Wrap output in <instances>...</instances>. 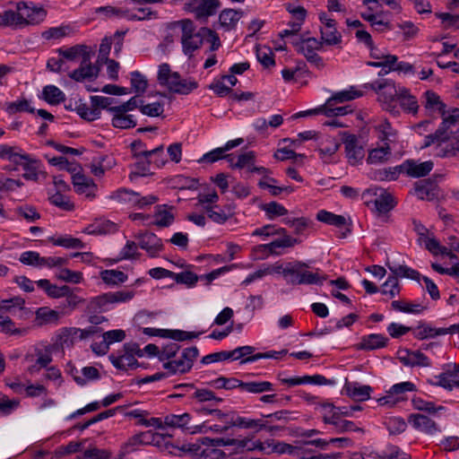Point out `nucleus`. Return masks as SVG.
Listing matches in <instances>:
<instances>
[{
  "instance_id": "obj_61",
  "label": "nucleus",
  "mask_w": 459,
  "mask_h": 459,
  "mask_svg": "<svg viewBox=\"0 0 459 459\" xmlns=\"http://www.w3.org/2000/svg\"><path fill=\"white\" fill-rule=\"evenodd\" d=\"M263 211L265 212L270 219L274 217L282 216L288 213V210L281 204L276 202H271L262 206Z\"/></svg>"
},
{
  "instance_id": "obj_63",
  "label": "nucleus",
  "mask_w": 459,
  "mask_h": 459,
  "mask_svg": "<svg viewBox=\"0 0 459 459\" xmlns=\"http://www.w3.org/2000/svg\"><path fill=\"white\" fill-rule=\"evenodd\" d=\"M56 277L57 279L66 282L80 283L82 280V273L64 268L59 271V273L56 274Z\"/></svg>"
},
{
  "instance_id": "obj_50",
  "label": "nucleus",
  "mask_w": 459,
  "mask_h": 459,
  "mask_svg": "<svg viewBox=\"0 0 459 459\" xmlns=\"http://www.w3.org/2000/svg\"><path fill=\"white\" fill-rule=\"evenodd\" d=\"M143 143L141 141H134L131 143V149L134 153V157L136 159L139 158H148V156H153L158 154H162V145H160L153 150L147 151L143 149Z\"/></svg>"
},
{
  "instance_id": "obj_20",
  "label": "nucleus",
  "mask_w": 459,
  "mask_h": 459,
  "mask_svg": "<svg viewBox=\"0 0 459 459\" xmlns=\"http://www.w3.org/2000/svg\"><path fill=\"white\" fill-rule=\"evenodd\" d=\"M99 74V68L90 62V56L83 53L82 60L79 68L74 70L70 74V78L76 82H82L85 79L96 78Z\"/></svg>"
},
{
  "instance_id": "obj_58",
  "label": "nucleus",
  "mask_w": 459,
  "mask_h": 459,
  "mask_svg": "<svg viewBox=\"0 0 459 459\" xmlns=\"http://www.w3.org/2000/svg\"><path fill=\"white\" fill-rule=\"evenodd\" d=\"M256 57H257V60L265 68L273 66L275 64L274 59H273V54L271 48H266V47L257 48H256Z\"/></svg>"
},
{
  "instance_id": "obj_56",
  "label": "nucleus",
  "mask_w": 459,
  "mask_h": 459,
  "mask_svg": "<svg viewBox=\"0 0 459 459\" xmlns=\"http://www.w3.org/2000/svg\"><path fill=\"white\" fill-rule=\"evenodd\" d=\"M98 12L104 13L107 16H112V15L123 16V17H126V18H128L130 20H141V19H143L142 16H139V15L134 14V13H131L128 10H124V9H120V8H115V7H112V6L100 7V8L98 9Z\"/></svg>"
},
{
  "instance_id": "obj_2",
  "label": "nucleus",
  "mask_w": 459,
  "mask_h": 459,
  "mask_svg": "<svg viewBox=\"0 0 459 459\" xmlns=\"http://www.w3.org/2000/svg\"><path fill=\"white\" fill-rule=\"evenodd\" d=\"M158 82L165 86L170 92L186 95L198 87L195 80L183 79L178 72H172L169 64L164 63L159 66Z\"/></svg>"
},
{
  "instance_id": "obj_31",
  "label": "nucleus",
  "mask_w": 459,
  "mask_h": 459,
  "mask_svg": "<svg viewBox=\"0 0 459 459\" xmlns=\"http://www.w3.org/2000/svg\"><path fill=\"white\" fill-rule=\"evenodd\" d=\"M72 178L74 187L79 194H85L89 196L96 187L93 180L82 173H75Z\"/></svg>"
},
{
  "instance_id": "obj_32",
  "label": "nucleus",
  "mask_w": 459,
  "mask_h": 459,
  "mask_svg": "<svg viewBox=\"0 0 459 459\" xmlns=\"http://www.w3.org/2000/svg\"><path fill=\"white\" fill-rule=\"evenodd\" d=\"M363 95L362 91L357 90L355 87L351 86L349 90L342 91L334 93L331 98H329L325 102H327L328 107H333L337 103H343L345 101L352 100L357 98H359Z\"/></svg>"
},
{
  "instance_id": "obj_10",
  "label": "nucleus",
  "mask_w": 459,
  "mask_h": 459,
  "mask_svg": "<svg viewBox=\"0 0 459 459\" xmlns=\"http://www.w3.org/2000/svg\"><path fill=\"white\" fill-rule=\"evenodd\" d=\"M199 355L196 347H189L183 350L179 358L171 359L163 364V368L170 374H185L191 370L194 361Z\"/></svg>"
},
{
  "instance_id": "obj_25",
  "label": "nucleus",
  "mask_w": 459,
  "mask_h": 459,
  "mask_svg": "<svg viewBox=\"0 0 459 459\" xmlns=\"http://www.w3.org/2000/svg\"><path fill=\"white\" fill-rule=\"evenodd\" d=\"M34 323L37 326H43L47 325H57L61 314L48 307H42L37 309Z\"/></svg>"
},
{
  "instance_id": "obj_37",
  "label": "nucleus",
  "mask_w": 459,
  "mask_h": 459,
  "mask_svg": "<svg viewBox=\"0 0 459 459\" xmlns=\"http://www.w3.org/2000/svg\"><path fill=\"white\" fill-rule=\"evenodd\" d=\"M74 105V109L76 110L77 114L83 119L88 121H94L100 117V110L92 106V104L88 106L86 103L79 100L75 101Z\"/></svg>"
},
{
  "instance_id": "obj_59",
  "label": "nucleus",
  "mask_w": 459,
  "mask_h": 459,
  "mask_svg": "<svg viewBox=\"0 0 459 459\" xmlns=\"http://www.w3.org/2000/svg\"><path fill=\"white\" fill-rule=\"evenodd\" d=\"M204 211L207 213L208 217L214 222L219 224H223L226 222L229 218L224 213L219 205H207L204 206Z\"/></svg>"
},
{
  "instance_id": "obj_44",
  "label": "nucleus",
  "mask_w": 459,
  "mask_h": 459,
  "mask_svg": "<svg viewBox=\"0 0 459 459\" xmlns=\"http://www.w3.org/2000/svg\"><path fill=\"white\" fill-rule=\"evenodd\" d=\"M391 306L394 310L409 314H419L425 309V307L420 303H411L405 300H394Z\"/></svg>"
},
{
  "instance_id": "obj_27",
  "label": "nucleus",
  "mask_w": 459,
  "mask_h": 459,
  "mask_svg": "<svg viewBox=\"0 0 459 459\" xmlns=\"http://www.w3.org/2000/svg\"><path fill=\"white\" fill-rule=\"evenodd\" d=\"M201 444H209L213 445V446L219 448L220 446H232L237 449H245L247 444L250 442V439H237V438H224V437H217V438H210L207 437L200 438Z\"/></svg>"
},
{
  "instance_id": "obj_43",
  "label": "nucleus",
  "mask_w": 459,
  "mask_h": 459,
  "mask_svg": "<svg viewBox=\"0 0 459 459\" xmlns=\"http://www.w3.org/2000/svg\"><path fill=\"white\" fill-rule=\"evenodd\" d=\"M17 147L0 144V159L8 160L13 163H20L19 160H29V155L16 152Z\"/></svg>"
},
{
  "instance_id": "obj_17",
  "label": "nucleus",
  "mask_w": 459,
  "mask_h": 459,
  "mask_svg": "<svg viewBox=\"0 0 459 459\" xmlns=\"http://www.w3.org/2000/svg\"><path fill=\"white\" fill-rule=\"evenodd\" d=\"M139 247L145 250L151 257H156L163 250L162 240L154 233L144 232L136 236Z\"/></svg>"
},
{
  "instance_id": "obj_41",
  "label": "nucleus",
  "mask_w": 459,
  "mask_h": 459,
  "mask_svg": "<svg viewBox=\"0 0 459 459\" xmlns=\"http://www.w3.org/2000/svg\"><path fill=\"white\" fill-rule=\"evenodd\" d=\"M377 129L380 132L379 139L385 144V143H389V146L391 143L397 142V131L394 130L391 124L385 120L381 124L377 126Z\"/></svg>"
},
{
  "instance_id": "obj_55",
  "label": "nucleus",
  "mask_w": 459,
  "mask_h": 459,
  "mask_svg": "<svg viewBox=\"0 0 459 459\" xmlns=\"http://www.w3.org/2000/svg\"><path fill=\"white\" fill-rule=\"evenodd\" d=\"M140 111L148 117H156L161 116L164 112V105L161 102H153L150 104H143V101H141L140 104Z\"/></svg>"
},
{
  "instance_id": "obj_21",
  "label": "nucleus",
  "mask_w": 459,
  "mask_h": 459,
  "mask_svg": "<svg viewBox=\"0 0 459 459\" xmlns=\"http://www.w3.org/2000/svg\"><path fill=\"white\" fill-rule=\"evenodd\" d=\"M316 219L321 222L338 228L348 226L346 230L342 232V238H345L351 231L350 228L351 224L350 219H346L342 215H338L325 210H321L317 212Z\"/></svg>"
},
{
  "instance_id": "obj_33",
  "label": "nucleus",
  "mask_w": 459,
  "mask_h": 459,
  "mask_svg": "<svg viewBox=\"0 0 459 459\" xmlns=\"http://www.w3.org/2000/svg\"><path fill=\"white\" fill-rule=\"evenodd\" d=\"M242 16V11L224 9L219 16L220 24L227 30H232L236 27L238 22L241 19Z\"/></svg>"
},
{
  "instance_id": "obj_26",
  "label": "nucleus",
  "mask_w": 459,
  "mask_h": 459,
  "mask_svg": "<svg viewBox=\"0 0 459 459\" xmlns=\"http://www.w3.org/2000/svg\"><path fill=\"white\" fill-rule=\"evenodd\" d=\"M424 108L430 114H438L446 112V105L441 100L440 97L432 91H427L424 93Z\"/></svg>"
},
{
  "instance_id": "obj_15",
  "label": "nucleus",
  "mask_w": 459,
  "mask_h": 459,
  "mask_svg": "<svg viewBox=\"0 0 459 459\" xmlns=\"http://www.w3.org/2000/svg\"><path fill=\"white\" fill-rule=\"evenodd\" d=\"M98 332L96 326H90L86 329H80L76 327H65L61 330L59 334V342L63 347H69L74 344L76 340L88 339Z\"/></svg>"
},
{
  "instance_id": "obj_52",
  "label": "nucleus",
  "mask_w": 459,
  "mask_h": 459,
  "mask_svg": "<svg viewBox=\"0 0 459 459\" xmlns=\"http://www.w3.org/2000/svg\"><path fill=\"white\" fill-rule=\"evenodd\" d=\"M0 332L11 335H24L27 333V329L17 328L11 318L0 316Z\"/></svg>"
},
{
  "instance_id": "obj_19",
  "label": "nucleus",
  "mask_w": 459,
  "mask_h": 459,
  "mask_svg": "<svg viewBox=\"0 0 459 459\" xmlns=\"http://www.w3.org/2000/svg\"><path fill=\"white\" fill-rule=\"evenodd\" d=\"M435 155L440 158L459 156V137L452 139H435Z\"/></svg>"
},
{
  "instance_id": "obj_53",
  "label": "nucleus",
  "mask_w": 459,
  "mask_h": 459,
  "mask_svg": "<svg viewBox=\"0 0 459 459\" xmlns=\"http://www.w3.org/2000/svg\"><path fill=\"white\" fill-rule=\"evenodd\" d=\"M100 274L103 281L108 284L122 283L127 279V276L124 272L117 270H104Z\"/></svg>"
},
{
  "instance_id": "obj_7",
  "label": "nucleus",
  "mask_w": 459,
  "mask_h": 459,
  "mask_svg": "<svg viewBox=\"0 0 459 459\" xmlns=\"http://www.w3.org/2000/svg\"><path fill=\"white\" fill-rule=\"evenodd\" d=\"M387 266L388 269L392 272L393 275L389 276L385 282L382 285L381 292L384 295H389L391 298H394L400 293L401 289L399 286L398 277L408 278L417 281H420L421 278V275L418 271L407 265H392L387 264Z\"/></svg>"
},
{
  "instance_id": "obj_24",
  "label": "nucleus",
  "mask_w": 459,
  "mask_h": 459,
  "mask_svg": "<svg viewBox=\"0 0 459 459\" xmlns=\"http://www.w3.org/2000/svg\"><path fill=\"white\" fill-rule=\"evenodd\" d=\"M408 421L413 428L428 435H433L439 431L436 422L423 414H411L409 416Z\"/></svg>"
},
{
  "instance_id": "obj_34",
  "label": "nucleus",
  "mask_w": 459,
  "mask_h": 459,
  "mask_svg": "<svg viewBox=\"0 0 459 459\" xmlns=\"http://www.w3.org/2000/svg\"><path fill=\"white\" fill-rule=\"evenodd\" d=\"M191 420V415L189 413L183 414H169L164 418V425L171 428H178L183 430H189L190 428L188 424Z\"/></svg>"
},
{
  "instance_id": "obj_42",
  "label": "nucleus",
  "mask_w": 459,
  "mask_h": 459,
  "mask_svg": "<svg viewBox=\"0 0 459 459\" xmlns=\"http://www.w3.org/2000/svg\"><path fill=\"white\" fill-rule=\"evenodd\" d=\"M125 338L126 333L121 329L111 330L104 333L103 341L100 342V345L102 346L100 352H108L110 344L117 342H122Z\"/></svg>"
},
{
  "instance_id": "obj_39",
  "label": "nucleus",
  "mask_w": 459,
  "mask_h": 459,
  "mask_svg": "<svg viewBox=\"0 0 459 459\" xmlns=\"http://www.w3.org/2000/svg\"><path fill=\"white\" fill-rule=\"evenodd\" d=\"M436 385L442 386L449 391L454 387H459V378L456 377L451 368L436 377Z\"/></svg>"
},
{
  "instance_id": "obj_54",
  "label": "nucleus",
  "mask_w": 459,
  "mask_h": 459,
  "mask_svg": "<svg viewBox=\"0 0 459 459\" xmlns=\"http://www.w3.org/2000/svg\"><path fill=\"white\" fill-rule=\"evenodd\" d=\"M445 334H447V331L445 328H434L429 325H423L419 327L415 336L420 340H423Z\"/></svg>"
},
{
  "instance_id": "obj_46",
  "label": "nucleus",
  "mask_w": 459,
  "mask_h": 459,
  "mask_svg": "<svg viewBox=\"0 0 459 459\" xmlns=\"http://www.w3.org/2000/svg\"><path fill=\"white\" fill-rule=\"evenodd\" d=\"M204 447H199L196 450V455L201 459H224L226 457V454L213 446V445L209 444H202Z\"/></svg>"
},
{
  "instance_id": "obj_8",
  "label": "nucleus",
  "mask_w": 459,
  "mask_h": 459,
  "mask_svg": "<svg viewBox=\"0 0 459 459\" xmlns=\"http://www.w3.org/2000/svg\"><path fill=\"white\" fill-rule=\"evenodd\" d=\"M177 25L181 31V44L185 55L191 56L203 45L202 28L196 31L189 19L178 21Z\"/></svg>"
},
{
  "instance_id": "obj_23",
  "label": "nucleus",
  "mask_w": 459,
  "mask_h": 459,
  "mask_svg": "<svg viewBox=\"0 0 459 459\" xmlns=\"http://www.w3.org/2000/svg\"><path fill=\"white\" fill-rule=\"evenodd\" d=\"M343 390L349 397L358 402L368 400L372 392L371 386L358 382H346Z\"/></svg>"
},
{
  "instance_id": "obj_12",
  "label": "nucleus",
  "mask_w": 459,
  "mask_h": 459,
  "mask_svg": "<svg viewBox=\"0 0 459 459\" xmlns=\"http://www.w3.org/2000/svg\"><path fill=\"white\" fill-rule=\"evenodd\" d=\"M294 46L297 51L302 54L309 63L317 68L324 67L323 59L316 53L323 46L322 41L315 38H307L294 43Z\"/></svg>"
},
{
  "instance_id": "obj_6",
  "label": "nucleus",
  "mask_w": 459,
  "mask_h": 459,
  "mask_svg": "<svg viewBox=\"0 0 459 459\" xmlns=\"http://www.w3.org/2000/svg\"><path fill=\"white\" fill-rule=\"evenodd\" d=\"M218 419L221 420L223 425H211L210 429L216 433H224L231 427H239L242 429H253L255 433L267 427V421L263 419H249L238 416L234 418L232 415L222 411H215Z\"/></svg>"
},
{
  "instance_id": "obj_48",
  "label": "nucleus",
  "mask_w": 459,
  "mask_h": 459,
  "mask_svg": "<svg viewBox=\"0 0 459 459\" xmlns=\"http://www.w3.org/2000/svg\"><path fill=\"white\" fill-rule=\"evenodd\" d=\"M48 240L55 246L64 247L65 248H83L84 244L80 238L71 236H61L59 238L51 237Z\"/></svg>"
},
{
  "instance_id": "obj_5",
  "label": "nucleus",
  "mask_w": 459,
  "mask_h": 459,
  "mask_svg": "<svg viewBox=\"0 0 459 459\" xmlns=\"http://www.w3.org/2000/svg\"><path fill=\"white\" fill-rule=\"evenodd\" d=\"M442 122L435 133L425 136L422 148L435 143V139H452L459 132V108H452L440 116Z\"/></svg>"
},
{
  "instance_id": "obj_35",
  "label": "nucleus",
  "mask_w": 459,
  "mask_h": 459,
  "mask_svg": "<svg viewBox=\"0 0 459 459\" xmlns=\"http://www.w3.org/2000/svg\"><path fill=\"white\" fill-rule=\"evenodd\" d=\"M153 217L155 220L152 224L160 228L170 226L175 220L174 214L166 210V205L156 206V212Z\"/></svg>"
},
{
  "instance_id": "obj_18",
  "label": "nucleus",
  "mask_w": 459,
  "mask_h": 459,
  "mask_svg": "<svg viewBox=\"0 0 459 459\" xmlns=\"http://www.w3.org/2000/svg\"><path fill=\"white\" fill-rule=\"evenodd\" d=\"M117 455L119 459H153L133 437L121 446Z\"/></svg>"
},
{
  "instance_id": "obj_1",
  "label": "nucleus",
  "mask_w": 459,
  "mask_h": 459,
  "mask_svg": "<svg viewBox=\"0 0 459 459\" xmlns=\"http://www.w3.org/2000/svg\"><path fill=\"white\" fill-rule=\"evenodd\" d=\"M45 16L43 8L20 2L16 4L15 10L5 11V23L6 27L22 28L40 22Z\"/></svg>"
},
{
  "instance_id": "obj_4",
  "label": "nucleus",
  "mask_w": 459,
  "mask_h": 459,
  "mask_svg": "<svg viewBox=\"0 0 459 459\" xmlns=\"http://www.w3.org/2000/svg\"><path fill=\"white\" fill-rule=\"evenodd\" d=\"M308 265L301 262L288 263L282 271V275L288 283L292 285L300 284H322L325 280V276H320L318 273H313L307 270Z\"/></svg>"
},
{
  "instance_id": "obj_51",
  "label": "nucleus",
  "mask_w": 459,
  "mask_h": 459,
  "mask_svg": "<svg viewBox=\"0 0 459 459\" xmlns=\"http://www.w3.org/2000/svg\"><path fill=\"white\" fill-rule=\"evenodd\" d=\"M131 86L133 91L138 94H143L148 87L146 77L138 71L131 73Z\"/></svg>"
},
{
  "instance_id": "obj_38",
  "label": "nucleus",
  "mask_w": 459,
  "mask_h": 459,
  "mask_svg": "<svg viewBox=\"0 0 459 459\" xmlns=\"http://www.w3.org/2000/svg\"><path fill=\"white\" fill-rule=\"evenodd\" d=\"M240 389L251 394H262L273 390V384L268 381L241 382Z\"/></svg>"
},
{
  "instance_id": "obj_40",
  "label": "nucleus",
  "mask_w": 459,
  "mask_h": 459,
  "mask_svg": "<svg viewBox=\"0 0 459 459\" xmlns=\"http://www.w3.org/2000/svg\"><path fill=\"white\" fill-rule=\"evenodd\" d=\"M137 444L143 447L145 446H160L162 439V436L159 433L152 432L151 430L141 432L133 436Z\"/></svg>"
},
{
  "instance_id": "obj_57",
  "label": "nucleus",
  "mask_w": 459,
  "mask_h": 459,
  "mask_svg": "<svg viewBox=\"0 0 459 459\" xmlns=\"http://www.w3.org/2000/svg\"><path fill=\"white\" fill-rule=\"evenodd\" d=\"M430 182L420 181L415 184V193L421 200H430L434 197L433 187Z\"/></svg>"
},
{
  "instance_id": "obj_29",
  "label": "nucleus",
  "mask_w": 459,
  "mask_h": 459,
  "mask_svg": "<svg viewBox=\"0 0 459 459\" xmlns=\"http://www.w3.org/2000/svg\"><path fill=\"white\" fill-rule=\"evenodd\" d=\"M401 108L406 113L416 115L419 110V104L416 97L410 93L405 87L400 88V95L397 99Z\"/></svg>"
},
{
  "instance_id": "obj_30",
  "label": "nucleus",
  "mask_w": 459,
  "mask_h": 459,
  "mask_svg": "<svg viewBox=\"0 0 459 459\" xmlns=\"http://www.w3.org/2000/svg\"><path fill=\"white\" fill-rule=\"evenodd\" d=\"M388 338L382 334L371 333L362 337L361 342L357 345L359 350H376L386 345Z\"/></svg>"
},
{
  "instance_id": "obj_9",
  "label": "nucleus",
  "mask_w": 459,
  "mask_h": 459,
  "mask_svg": "<svg viewBox=\"0 0 459 459\" xmlns=\"http://www.w3.org/2000/svg\"><path fill=\"white\" fill-rule=\"evenodd\" d=\"M364 195L370 197L366 201L367 206L377 215L387 213L396 205L394 196L384 188H369Z\"/></svg>"
},
{
  "instance_id": "obj_49",
  "label": "nucleus",
  "mask_w": 459,
  "mask_h": 459,
  "mask_svg": "<svg viewBox=\"0 0 459 459\" xmlns=\"http://www.w3.org/2000/svg\"><path fill=\"white\" fill-rule=\"evenodd\" d=\"M44 100L52 105L59 104L65 100V94L54 85H47L42 91Z\"/></svg>"
},
{
  "instance_id": "obj_13",
  "label": "nucleus",
  "mask_w": 459,
  "mask_h": 459,
  "mask_svg": "<svg viewBox=\"0 0 459 459\" xmlns=\"http://www.w3.org/2000/svg\"><path fill=\"white\" fill-rule=\"evenodd\" d=\"M112 198L120 203L136 206L140 209L147 205H151L158 201V197L155 195H150L147 196H141L140 194L126 188H121L116 191L113 194Z\"/></svg>"
},
{
  "instance_id": "obj_11",
  "label": "nucleus",
  "mask_w": 459,
  "mask_h": 459,
  "mask_svg": "<svg viewBox=\"0 0 459 459\" xmlns=\"http://www.w3.org/2000/svg\"><path fill=\"white\" fill-rule=\"evenodd\" d=\"M134 354L142 357L143 351L136 344H125L122 354L112 353L109 356L111 363L118 369L127 370L137 367V360Z\"/></svg>"
},
{
  "instance_id": "obj_62",
  "label": "nucleus",
  "mask_w": 459,
  "mask_h": 459,
  "mask_svg": "<svg viewBox=\"0 0 459 459\" xmlns=\"http://www.w3.org/2000/svg\"><path fill=\"white\" fill-rule=\"evenodd\" d=\"M321 38L323 43L333 46L341 43L342 35L336 29H321Z\"/></svg>"
},
{
  "instance_id": "obj_14",
  "label": "nucleus",
  "mask_w": 459,
  "mask_h": 459,
  "mask_svg": "<svg viewBox=\"0 0 459 459\" xmlns=\"http://www.w3.org/2000/svg\"><path fill=\"white\" fill-rule=\"evenodd\" d=\"M345 146L346 157L351 165H357L364 158V150L359 144L358 137L349 132L341 133Z\"/></svg>"
},
{
  "instance_id": "obj_60",
  "label": "nucleus",
  "mask_w": 459,
  "mask_h": 459,
  "mask_svg": "<svg viewBox=\"0 0 459 459\" xmlns=\"http://www.w3.org/2000/svg\"><path fill=\"white\" fill-rule=\"evenodd\" d=\"M82 373L83 375V377L80 376L74 377V381L81 385H85L86 382L89 380L99 379L100 377L98 368L94 367H84L82 369Z\"/></svg>"
},
{
  "instance_id": "obj_45",
  "label": "nucleus",
  "mask_w": 459,
  "mask_h": 459,
  "mask_svg": "<svg viewBox=\"0 0 459 459\" xmlns=\"http://www.w3.org/2000/svg\"><path fill=\"white\" fill-rule=\"evenodd\" d=\"M340 148V143L332 137H327L324 142H321L317 149L320 158L327 160L332 157Z\"/></svg>"
},
{
  "instance_id": "obj_36",
  "label": "nucleus",
  "mask_w": 459,
  "mask_h": 459,
  "mask_svg": "<svg viewBox=\"0 0 459 459\" xmlns=\"http://www.w3.org/2000/svg\"><path fill=\"white\" fill-rule=\"evenodd\" d=\"M390 155L391 146H389V143H385L383 146L371 150L367 158V161L370 164L383 163L388 160Z\"/></svg>"
},
{
  "instance_id": "obj_3",
  "label": "nucleus",
  "mask_w": 459,
  "mask_h": 459,
  "mask_svg": "<svg viewBox=\"0 0 459 459\" xmlns=\"http://www.w3.org/2000/svg\"><path fill=\"white\" fill-rule=\"evenodd\" d=\"M365 88L370 89L377 94V100L385 110L398 112L396 110V101L400 95V88H403L402 86H396L392 80L382 79L365 84Z\"/></svg>"
},
{
  "instance_id": "obj_16",
  "label": "nucleus",
  "mask_w": 459,
  "mask_h": 459,
  "mask_svg": "<svg viewBox=\"0 0 459 459\" xmlns=\"http://www.w3.org/2000/svg\"><path fill=\"white\" fill-rule=\"evenodd\" d=\"M273 231L276 232L275 235L276 234H279V235L282 234L283 238L276 239V240H273V242H271L269 244L259 245V246L254 247L253 251L254 252H258V251L267 252L265 256H267L268 254L279 255V253L276 251L277 248L291 247H293L298 242L296 238H293L290 236L286 235L285 234L286 230L283 228H280V229H277V230H275L273 228Z\"/></svg>"
},
{
  "instance_id": "obj_64",
  "label": "nucleus",
  "mask_w": 459,
  "mask_h": 459,
  "mask_svg": "<svg viewBox=\"0 0 459 459\" xmlns=\"http://www.w3.org/2000/svg\"><path fill=\"white\" fill-rule=\"evenodd\" d=\"M20 262L23 264L42 267L43 257L35 251L23 252L20 256Z\"/></svg>"
},
{
  "instance_id": "obj_28",
  "label": "nucleus",
  "mask_w": 459,
  "mask_h": 459,
  "mask_svg": "<svg viewBox=\"0 0 459 459\" xmlns=\"http://www.w3.org/2000/svg\"><path fill=\"white\" fill-rule=\"evenodd\" d=\"M399 359L403 365L410 366V367H415V366L428 367L430 365L428 357H426L420 351H404L400 354Z\"/></svg>"
},
{
  "instance_id": "obj_47",
  "label": "nucleus",
  "mask_w": 459,
  "mask_h": 459,
  "mask_svg": "<svg viewBox=\"0 0 459 459\" xmlns=\"http://www.w3.org/2000/svg\"><path fill=\"white\" fill-rule=\"evenodd\" d=\"M113 114L112 126L120 129L133 128L136 126V122L132 115L122 112H111Z\"/></svg>"
},
{
  "instance_id": "obj_22",
  "label": "nucleus",
  "mask_w": 459,
  "mask_h": 459,
  "mask_svg": "<svg viewBox=\"0 0 459 459\" xmlns=\"http://www.w3.org/2000/svg\"><path fill=\"white\" fill-rule=\"evenodd\" d=\"M433 169V162L430 160L418 163L409 160L400 166V169L412 178H420L428 175Z\"/></svg>"
}]
</instances>
